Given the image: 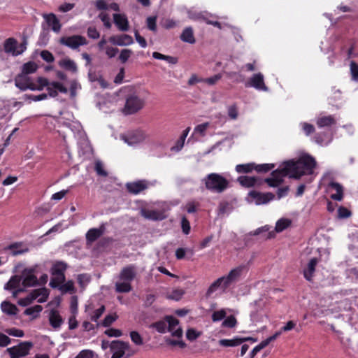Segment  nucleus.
Listing matches in <instances>:
<instances>
[{
	"instance_id": "1",
	"label": "nucleus",
	"mask_w": 358,
	"mask_h": 358,
	"mask_svg": "<svg viewBox=\"0 0 358 358\" xmlns=\"http://www.w3.org/2000/svg\"><path fill=\"white\" fill-rule=\"evenodd\" d=\"M316 166L315 159L308 155H303L297 160L291 159L285 162L282 166L271 172V177L264 181L269 187H277L283 182V177L299 179L303 176L311 175Z\"/></svg>"
},
{
	"instance_id": "2",
	"label": "nucleus",
	"mask_w": 358,
	"mask_h": 358,
	"mask_svg": "<svg viewBox=\"0 0 358 358\" xmlns=\"http://www.w3.org/2000/svg\"><path fill=\"white\" fill-rule=\"evenodd\" d=\"M241 273L242 267H237L231 270L228 275L217 278L208 288L206 292V297H210L219 289L225 292L232 284L238 280Z\"/></svg>"
},
{
	"instance_id": "3",
	"label": "nucleus",
	"mask_w": 358,
	"mask_h": 358,
	"mask_svg": "<svg viewBox=\"0 0 358 358\" xmlns=\"http://www.w3.org/2000/svg\"><path fill=\"white\" fill-rule=\"evenodd\" d=\"M206 188L211 192L221 193L229 186V181L222 176L212 173L203 179Z\"/></svg>"
},
{
	"instance_id": "4",
	"label": "nucleus",
	"mask_w": 358,
	"mask_h": 358,
	"mask_svg": "<svg viewBox=\"0 0 358 358\" xmlns=\"http://www.w3.org/2000/svg\"><path fill=\"white\" fill-rule=\"evenodd\" d=\"M67 268V264L63 261H57L52 264L50 268L52 277L49 283L52 288L55 289L60 284L65 282V272Z\"/></svg>"
},
{
	"instance_id": "5",
	"label": "nucleus",
	"mask_w": 358,
	"mask_h": 358,
	"mask_svg": "<svg viewBox=\"0 0 358 358\" xmlns=\"http://www.w3.org/2000/svg\"><path fill=\"white\" fill-rule=\"evenodd\" d=\"M144 106L143 99L136 95H131L126 99L123 112L126 115L134 114L141 110Z\"/></svg>"
},
{
	"instance_id": "6",
	"label": "nucleus",
	"mask_w": 358,
	"mask_h": 358,
	"mask_svg": "<svg viewBox=\"0 0 358 358\" xmlns=\"http://www.w3.org/2000/svg\"><path fill=\"white\" fill-rule=\"evenodd\" d=\"M59 43L66 45L71 49H77L81 45L88 43L87 39L80 35H73L71 36H63L59 39Z\"/></svg>"
},
{
	"instance_id": "7",
	"label": "nucleus",
	"mask_w": 358,
	"mask_h": 358,
	"mask_svg": "<svg viewBox=\"0 0 358 358\" xmlns=\"http://www.w3.org/2000/svg\"><path fill=\"white\" fill-rule=\"evenodd\" d=\"M33 347V343L29 341L21 342L18 345L13 346L7 349V352L10 355V358H19L20 357L27 356Z\"/></svg>"
},
{
	"instance_id": "8",
	"label": "nucleus",
	"mask_w": 358,
	"mask_h": 358,
	"mask_svg": "<svg viewBox=\"0 0 358 358\" xmlns=\"http://www.w3.org/2000/svg\"><path fill=\"white\" fill-rule=\"evenodd\" d=\"M34 268H25L22 271L23 280L22 284L24 287H34L38 285V280L34 275Z\"/></svg>"
},
{
	"instance_id": "9",
	"label": "nucleus",
	"mask_w": 358,
	"mask_h": 358,
	"mask_svg": "<svg viewBox=\"0 0 358 358\" xmlns=\"http://www.w3.org/2000/svg\"><path fill=\"white\" fill-rule=\"evenodd\" d=\"M110 348L115 350L111 358H122L125 353V350H129V344L121 341H113L110 344Z\"/></svg>"
},
{
	"instance_id": "10",
	"label": "nucleus",
	"mask_w": 358,
	"mask_h": 358,
	"mask_svg": "<svg viewBox=\"0 0 358 358\" xmlns=\"http://www.w3.org/2000/svg\"><path fill=\"white\" fill-rule=\"evenodd\" d=\"M15 86L20 90L25 91L34 87V81L28 76L23 73L17 75L15 78Z\"/></svg>"
},
{
	"instance_id": "11",
	"label": "nucleus",
	"mask_w": 358,
	"mask_h": 358,
	"mask_svg": "<svg viewBox=\"0 0 358 358\" xmlns=\"http://www.w3.org/2000/svg\"><path fill=\"white\" fill-rule=\"evenodd\" d=\"M357 45V41L355 38H349L342 45L341 48V52L346 53V59H350L358 56V53L355 51Z\"/></svg>"
},
{
	"instance_id": "12",
	"label": "nucleus",
	"mask_w": 358,
	"mask_h": 358,
	"mask_svg": "<svg viewBox=\"0 0 358 358\" xmlns=\"http://www.w3.org/2000/svg\"><path fill=\"white\" fill-rule=\"evenodd\" d=\"M249 196L255 200L257 205L266 204L275 198L271 192L262 193L255 190L250 192Z\"/></svg>"
},
{
	"instance_id": "13",
	"label": "nucleus",
	"mask_w": 358,
	"mask_h": 358,
	"mask_svg": "<svg viewBox=\"0 0 358 358\" xmlns=\"http://www.w3.org/2000/svg\"><path fill=\"white\" fill-rule=\"evenodd\" d=\"M245 87H252L258 90L263 91H267L268 90L264 81V76L261 73L254 74L250 80L245 83Z\"/></svg>"
},
{
	"instance_id": "14",
	"label": "nucleus",
	"mask_w": 358,
	"mask_h": 358,
	"mask_svg": "<svg viewBox=\"0 0 358 358\" xmlns=\"http://www.w3.org/2000/svg\"><path fill=\"white\" fill-rule=\"evenodd\" d=\"M108 41L112 44L119 46H126L134 43L133 38L128 34L112 36Z\"/></svg>"
},
{
	"instance_id": "15",
	"label": "nucleus",
	"mask_w": 358,
	"mask_h": 358,
	"mask_svg": "<svg viewBox=\"0 0 358 358\" xmlns=\"http://www.w3.org/2000/svg\"><path fill=\"white\" fill-rule=\"evenodd\" d=\"M141 214L145 219L153 221H160L166 218L164 212L157 210L143 208L141 210Z\"/></svg>"
},
{
	"instance_id": "16",
	"label": "nucleus",
	"mask_w": 358,
	"mask_h": 358,
	"mask_svg": "<svg viewBox=\"0 0 358 358\" xmlns=\"http://www.w3.org/2000/svg\"><path fill=\"white\" fill-rule=\"evenodd\" d=\"M136 275V267L134 265H129L124 267L119 275L120 280L131 282Z\"/></svg>"
},
{
	"instance_id": "17",
	"label": "nucleus",
	"mask_w": 358,
	"mask_h": 358,
	"mask_svg": "<svg viewBox=\"0 0 358 358\" xmlns=\"http://www.w3.org/2000/svg\"><path fill=\"white\" fill-rule=\"evenodd\" d=\"M126 188L128 192L138 194L148 188V184L145 180H138L127 183Z\"/></svg>"
},
{
	"instance_id": "18",
	"label": "nucleus",
	"mask_w": 358,
	"mask_h": 358,
	"mask_svg": "<svg viewBox=\"0 0 358 358\" xmlns=\"http://www.w3.org/2000/svg\"><path fill=\"white\" fill-rule=\"evenodd\" d=\"M113 17L114 23L120 31H127L129 30V24L126 15L115 13Z\"/></svg>"
},
{
	"instance_id": "19",
	"label": "nucleus",
	"mask_w": 358,
	"mask_h": 358,
	"mask_svg": "<svg viewBox=\"0 0 358 358\" xmlns=\"http://www.w3.org/2000/svg\"><path fill=\"white\" fill-rule=\"evenodd\" d=\"M9 250L13 256H17L29 252V248L22 242H15L10 244L6 248Z\"/></svg>"
},
{
	"instance_id": "20",
	"label": "nucleus",
	"mask_w": 358,
	"mask_h": 358,
	"mask_svg": "<svg viewBox=\"0 0 358 358\" xmlns=\"http://www.w3.org/2000/svg\"><path fill=\"white\" fill-rule=\"evenodd\" d=\"M105 225L102 224L99 228H92L86 234V240L89 243H93L101 237L105 231Z\"/></svg>"
},
{
	"instance_id": "21",
	"label": "nucleus",
	"mask_w": 358,
	"mask_h": 358,
	"mask_svg": "<svg viewBox=\"0 0 358 358\" xmlns=\"http://www.w3.org/2000/svg\"><path fill=\"white\" fill-rule=\"evenodd\" d=\"M43 18L49 27H50L53 31L58 33L61 30L62 24L54 13L44 14Z\"/></svg>"
},
{
	"instance_id": "22",
	"label": "nucleus",
	"mask_w": 358,
	"mask_h": 358,
	"mask_svg": "<svg viewBox=\"0 0 358 358\" xmlns=\"http://www.w3.org/2000/svg\"><path fill=\"white\" fill-rule=\"evenodd\" d=\"M4 51L13 56L21 55V52H17V41L14 38H7L3 43Z\"/></svg>"
},
{
	"instance_id": "23",
	"label": "nucleus",
	"mask_w": 358,
	"mask_h": 358,
	"mask_svg": "<svg viewBox=\"0 0 358 358\" xmlns=\"http://www.w3.org/2000/svg\"><path fill=\"white\" fill-rule=\"evenodd\" d=\"M49 322L50 326L55 329H59L61 327L64 320L57 310L52 309L50 310L49 314Z\"/></svg>"
},
{
	"instance_id": "24",
	"label": "nucleus",
	"mask_w": 358,
	"mask_h": 358,
	"mask_svg": "<svg viewBox=\"0 0 358 358\" xmlns=\"http://www.w3.org/2000/svg\"><path fill=\"white\" fill-rule=\"evenodd\" d=\"M145 138L143 131L136 130L129 134L125 138V141L129 145H134L142 142Z\"/></svg>"
},
{
	"instance_id": "25",
	"label": "nucleus",
	"mask_w": 358,
	"mask_h": 358,
	"mask_svg": "<svg viewBox=\"0 0 358 358\" xmlns=\"http://www.w3.org/2000/svg\"><path fill=\"white\" fill-rule=\"evenodd\" d=\"M329 188L336 192L335 194H331V199L338 201L343 199V187L341 184L336 182H331L329 184Z\"/></svg>"
},
{
	"instance_id": "26",
	"label": "nucleus",
	"mask_w": 358,
	"mask_h": 358,
	"mask_svg": "<svg viewBox=\"0 0 358 358\" xmlns=\"http://www.w3.org/2000/svg\"><path fill=\"white\" fill-rule=\"evenodd\" d=\"M317 263L318 260L317 258H312L309 261L307 267L303 270L304 278L308 281H312Z\"/></svg>"
},
{
	"instance_id": "27",
	"label": "nucleus",
	"mask_w": 358,
	"mask_h": 358,
	"mask_svg": "<svg viewBox=\"0 0 358 358\" xmlns=\"http://www.w3.org/2000/svg\"><path fill=\"white\" fill-rule=\"evenodd\" d=\"M260 179L257 177H250L245 176H241L238 178L237 181L239 184L245 187H252L255 186Z\"/></svg>"
},
{
	"instance_id": "28",
	"label": "nucleus",
	"mask_w": 358,
	"mask_h": 358,
	"mask_svg": "<svg viewBox=\"0 0 358 358\" xmlns=\"http://www.w3.org/2000/svg\"><path fill=\"white\" fill-rule=\"evenodd\" d=\"M316 124L318 127L323 128L335 125L336 120L333 115L322 116L317 118Z\"/></svg>"
},
{
	"instance_id": "29",
	"label": "nucleus",
	"mask_w": 358,
	"mask_h": 358,
	"mask_svg": "<svg viewBox=\"0 0 358 358\" xmlns=\"http://www.w3.org/2000/svg\"><path fill=\"white\" fill-rule=\"evenodd\" d=\"M30 294L31 295V298L34 299V300L36 299L39 296H41V298H40L38 300V302L43 303L45 301H46V300L48 297L49 291L45 287H43V288L34 289Z\"/></svg>"
},
{
	"instance_id": "30",
	"label": "nucleus",
	"mask_w": 358,
	"mask_h": 358,
	"mask_svg": "<svg viewBox=\"0 0 358 358\" xmlns=\"http://www.w3.org/2000/svg\"><path fill=\"white\" fill-rule=\"evenodd\" d=\"M59 65L60 67L66 71H71L72 73H76L78 71V67L76 62L69 58L61 59L59 62Z\"/></svg>"
},
{
	"instance_id": "31",
	"label": "nucleus",
	"mask_w": 358,
	"mask_h": 358,
	"mask_svg": "<svg viewBox=\"0 0 358 358\" xmlns=\"http://www.w3.org/2000/svg\"><path fill=\"white\" fill-rule=\"evenodd\" d=\"M255 169V162L238 164L235 167L236 171L239 174L252 173Z\"/></svg>"
},
{
	"instance_id": "32",
	"label": "nucleus",
	"mask_w": 358,
	"mask_h": 358,
	"mask_svg": "<svg viewBox=\"0 0 358 358\" xmlns=\"http://www.w3.org/2000/svg\"><path fill=\"white\" fill-rule=\"evenodd\" d=\"M180 39L186 43L194 44L195 43V38L192 27H186L180 35Z\"/></svg>"
},
{
	"instance_id": "33",
	"label": "nucleus",
	"mask_w": 358,
	"mask_h": 358,
	"mask_svg": "<svg viewBox=\"0 0 358 358\" xmlns=\"http://www.w3.org/2000/svg\"><path fill=\"white\" fill-rule=\"evenodd\" d=\"M22 277L18 275H13L8 282L5 285L4 289L6 290H13L19 287Z\"/></svg>"
},
{
	"instance_id": "34",
	"label": "nucleus",
	"mask_w": 358,
	"mask_h": 358,
	"mask_svg": "<svg viewBox=\"0 0 358 358\" xmlns=\"http://www.w3.org/2000/svg\"><path fill=\"white\" fill-rule=\"evenodd\" d=\"M1 310L3 313L9 315H15L17 313V308L15 305L8 302L3 301L1 303Z\"/></svg>"
},
{
	"instance_id": "35",
	"label": "nucleus",
	"mask_w": 358,
	"mask_h": 358,
	"mask_svg": "<svg viewBox=\"0 0 358 358\" xmlns=\"http://www.w3.org/2000/svg\"><path fill=\"white\" fill-rule=\"evenodd\" d=\"M132 289L131 282L127 281L117 282L115 291L118 293H128Z\"/></svg>"
},
{
	"instance_id": "36",
	"label": "nucleus",
	"mask_w": 358,
	"mask_h": 358,
	"mask_svg": "<svg viewBox=\"0 0 358 358\" xmlns=\"http://www.w3.org/2000/svg\"><path fill=\"white\" fill-rule=\"evenodd\" d=\"M61 291L62 293H74L76 292V289L74 287V282L73 280H68L66 282H64L60 284L59 286L57 287Z\"/></svg>"
},
{
	"instance_id": "37",
	"label": "nucleus",
	"mask_w": 358,
	"mask_h": 358,
	"mask_svg": "<svg viewBox=\"0 0 358 358\" xmlns=\"http://www.w3.org/2000/svg\"><path fill=\"white\" fill-rule=\"evenodd\" d=\"M219 344L223 347H235L241 344V338L234 337L232 339H221L219 341Z\"/></svg>"
},
{
	"instance_id": "38",
	"label": "nucleus",
	"mask_w": 358,
	"mask_h": 358,
	"mask_svg": "<svg viewBox=\"0 0 358 358\" xmlns=\"http://www.w3.org/2000/svg\"><path fill=\"white\" fill-rule=\"evenodd\" d=\"M38 69L36 64L34 62H28L22 66V73L25 75L34 73Z\"/></svg>"
},
{
	"instance_id": "39",
	"label": "nucleus",
	"mask_w": 358,
	"mask_h": 358,
	"mask_svg": "<svg viewBox=\"0 0 358 358\" xmlns=\"http://www.w3.org/2000/svg\"><path fill=\"white\" fill-rule=\"evenodd\" d=\"M37 83L38 85H36L34 83V87H31V90H43L45 87H48L50 83H49L48 80L43 77H38L37 78Z\"/></svg>"
},
{
	"instance_id": "40",
	"label": "nucleus",
	"mask_w": 358,
	"mask_h": 358,
	"mask_svg": "<svg viewBox=\"0 0 358 358\" xmlns=\"http://www.w3.org/2000/svg\"><path fill=\"white\" fill-rule=\"evenodd\" d=\"M255 171L257 173H267L275 167L274 164H257L255 163Z\"/></svg>"
},
{
	"instance_id": "41",
	"label": "nucleus",
	"mask_w": 358,
	"mask_h": 358,
	"mask_svg": "<svg viewBox=\"0 0 358 358\" xmlns=\"http://www.w3.org/2000/svg\"><path fill=\"white\" fill-rule=\"evenodd\" d=\"M94 171L99 176L106 177L108 176L107 171L104 169L103 164L100 160H96L94 163Z\"/></svg>"
},
{
	"instance_id": "42",
	"label": "nucleus",
	"mask_w": 358,
	"mask_h": 358,
	"mask_svg": "<svg viewBox=\"0 0 358 358\" xmlns=\"http://www.w3.org/2000/svg\"><path fill=\"white\" fill-rule=\"evenodd\" d=\"M166 324L168 323V331H173L176 326L179 324V320L173 316L169 315L165 317Z\"/></svg>"
},
{
	"instance_id": "43",
	"label": "nucleus",
	"mask_w": 358,
	"mask_h": 358,
	"mask_svg": "<svg viewBox=\"0 0 358 358\" xmlns=\"http://www.w3.org/2000/svg\"><path fill=\"white\" fill-rule=\"evenodd\" d=\"M281 335V331H276L273 336H269L264 341L257 345L261 350L266 348L270 343L274 341L278 336Z\"/></svg>"
},
{
	"instance_id": "44",
	"label": "nucleus",
	"mask_w": 358,
	"mask_h": 358,
	"mask_svg": "<svg viewBox=\"0 0 358 358\" xmlns=\"http://www.w3.org/2000/svg\"><path fill=\"white\" fill-rule=\"evenodd\" d=\"M290 223H291L290 220H289L287 219L279 220L276 222V225H275L276 231H278V232L282 231L283 230H285L289 226Z\"/></svg>"
},
{
	"instance_id": "45",
	"label": "nucleus",
	"mask_w": 358,
	"mask_h": 358,
	"mask_svg": "<svg viewBox=\"0 0 358 358\" xmlns=\"http://www.w3.org/2000/svg\"><path fill=\"white\" fill-rule=\"evenodd\" d=\"M153 328H155L156 330L159 333H165L166 330H168L167 324L166 320H159L152 324Z\"/></svg>"
},
{
	"instance_id": "46",
	"label": "nucleus",
	"mask_w": 358,
	"mask_h": 358,
	"mask_svg": "<svg viewBox=\"0 0 358 358\" xmlns=\"http://www.w3.org/2000/svg\"><path fill=\"white\" fill-rule=\"evenodd\" d=\"M43 310V307L41 305H35L32 307L27 308L24 313L26 315H33L34 317H36L37 315H34V314H38Z\"/></svg>"
},
{
	"instance_id": "47",
	"label": "nucleus",
	"mask_w": 358,
	"mask_h": 358,
	"mask_svg": "<svg viewBox=\"0 0 358 358\" xmlns=\"http://www.w3.org/2000/svg\"><path fill=\"white\" fill-rule=\"evenodd\" d=\"M228 116L231 120H236L238 116V110L236 103L229 106L227 108Z\"/></svg>"
},
{
	"instance_id": "48",
	"label": "nucleus",
	"mask_w": 358,
	"mask_h": 358,
	"mask_svg": "<svg viewBox=\"0 0 358 358\" xmlns=\"http://www.w3.org/2000/svg\"><path fill=\"white\" fill-rule=\"evenodd\" d=\"M237 324V320L234 315H230L227 317L222 324V326L224 327L233 328Z\"/></svg>"
},
{
	"instance_id": "49",
	"label": "nucleus",
	"mask_w": 358,
	"mask_h": 358,
	"mask_svg": "<svg viewBox=\"0 0 358 358\" xmlns=\"http://www.w3.org/2000/svg\"><path fill=\"white\" fill-rule=\"evenodd\" d=\"M117 315L115 313L113 315L110 314L105 317L104 320L101 322V325L104 327H110L116 320Z\"/></svg>"
},
{
	"instance_id": "50",
	"label": "nucleus",
	"mask_w": 358,
	"mask_h": 358,
	"mask_svg": "<svg viewBox=\"0 0 358 358\" xmlns=\"http://www.w3.org/2000/svg\"><path fill=\"white\" fill-rule=\"evenodd\" d=\"M146 24L150 31H157V16H150L146 19Z\"/></svg>"
},
{
	"instance_id": "51",
	"label": "nucleus",
	"mask_w": 358,
	"mask_h": 358,
	"mask_svg": "<svg viewBox=\"0 0 358 358\" xmlns=\"http://www.w3.org/2000/svg\"><path fill=\"white\" fill-rule=\"evenodd\" d=\"M130 337L133 343L137 345H141L143 343V338L140 334L136 331L130 332Z\"/></svg>"
},
{
	"instance_id": "52",
	"label": "nucleus",
	"mask_w": 358,
	"mask_h": 358,
	"mask_svg": "<svg viewBox=\"0 0 358 358\" xmlns=\"http://www.w3.org/2000/svg\"><path fill=\"white\" fill-rule=\"evenodd\" d=\"M350 66L352 79L358 81V64L355 61H351Z\"/></svg>"
},
{
	"instance_id": "53",
	"label": "nucleus",
	"mask_w": 358,
	"mask_h": 358,
	"mask_svg": "<svg viewBox=\"0 0 358 358\" xmlns=\"http://www.w3.org/2000/svg\"><path fill=\"white\" fill-rule=\"evenodd\" d=\"M132 54V51L130 49H123L122 50L120 55L119 59L122 64H124L127 62L129 58L131 57Z\"/></svg>"
},
{
	"instance_id": "54",
	"label": "nucleus",
	"mask_w": 358,
	"mask_h": 358,
	"mask_svg": "<svg viewBox=\"0 0 358 358\" xmlns=\"http://www.w3.org/2000/svg\"><path fill=\"white\" fill-rule=\"evenodd\" d=\"M351 215V211L345 207L340 206L338 209V216L341 219L348 218Z\"/></svg>"
},
{
	"instance_id": "55",
	"label": "nucleus",
	"mask_w": 358,
	"mask_h": 358,
	"mask_svg": "<svg viewBox=\"0 0 358 358\" xmlns=\"http://www.w3.org/2000/svg\"><path fill=\"white\" fill-rule=\"evenodd\" d=\"M99 17L103 22L106 28H107V29L111 28L112 24L110 22V19L108 14H107L106 13H101L99 15Z\"/></svg>"
},
{
	"instance_id": "56",
	"label": "nucleus",
	"mask_w": 358,
	"mask_h": 358,
	"mask_svg": "<svg viewBox=\"0 0 358 358\" xmlns=\"http://www.w3.org/2000/svg\"><path fill=\"white\" fill-rule=\"evenodd\" d=\"M226 311L224 309L215 311L212 315L213 322L220 321L226 317Z\"/></svg>"
},
{
	"instance_id": "57",
	"label": "nucleus",
	"mask_w": 358,
	"mask_h": 358,
	"mask_svg": "<svg viewBox=\"0 0 358 358\" xmlns=\"http://www.w3.org/2000/svg\"><path fill=\"white\" fill-rule=\"evenodd\" d=\"M105 311V306H101L98 309L95 310L91 315V320L93 322H97Z\"/></svg>"
},
{
	"instance_id": "58",
	"label": "nucleus",
	"mask_w": 358,
	"mask_h": 358,
	"mask_svg": "<svg viewBox=\"0 0 358 358\" xmlns=\"http://www.w3.org/2000/svg\"><path fill=\"white\" fill-rule=\"evenodd\" d=\"M200 336L201 332H199L194 329H189L186 333L187 338L191 341L196 340Z\"/></svg>"
},
{
	"instance_id": "59",
	"label": "nucleus",
	"mask_w": 358,
	"mask_h": 358,
	"mask_svg": "<svg viewBox=\"0 0 358 358\" xmlns=\"http://www.w3.org/2000/svg\"><path fill=\"white\" fill-rule=\"evenodd\" d=\"M222 74L217 73L214 75L212 77L203 78V83L209 85H215L217 81H219L222 78Z\"/></svg>"
},
{
	"instance_id": "60",
	"label": "nucleus",
	"mask_w": 358,
	"mask_h": 358,
	"mask_svg": "<svg viewBox=\"0 0 358 358\" xmlns=\"http://www.w3.org/2000/svg\"><path fill=\"white\" fill-rule=\"evenodd\" d=\"M104 334L109 337H120L122 335L121 330L114 328L106 329Z\"/></svg>"
},
{
	"instance_id": "61",
	"label": "nucleus",
	"mask_w": 358,
	"mask_h": 358,
	"mask_svg": "<svg viewBox=\"0 0 358 358\" xmlns=\"http://www.w3.org/2000/svg\"><path fill=\"white\" fill-rule=\"evenodd\" d=\"M41 57L44 61H45L48 63H51V62H54V60H55V57H54L53 55L48 50L41 51Z\"/></svg>"
},
{
	"instance_id": "62",
	"label": "nucleus",
	"mask_w": 358,
	"mask_h": 358,
	"mask_svg": "<svg viewBox=\"0 0 358 358\" xmlns=\"http://www.w3.org/2000/svg\"><path fill=\"white\" fill-rule=\"evenodd\" d=\"M87 33L88 37L90 38H92V39H97L100 36L99 32L97 31V29L94 27H89L87 28Z\"/></svg>"
},
{
	"instance_id": "63",
	"label": "nucleus",
	"mask_w": 358,
	"mask_h": 358,
	"mask_svg": "<svg viewBox=\"0 0 358 358\" xmlns=\"http://www.w3.org/2000/svg\"><path fill=\"white\" fill-rule=\"evenodd\" d=\"M51 85L57 91V92H59L64 94H66L68 92L67 88L59 82L53 81L51 83Z\"/></svg>"
},
{
	"instance_id": "64",
	"label": "nucleus",
	"mask_w": 358,
	"mask_h": 358,
	"mask_svg": "<svg viewBox=\"0 0 358 358\" xmlns=\"http://www.w3.org/2000/svg\"><path fill=\"white\" fill-rule=\"evenodd\" d=\"M94 352L90 350H83L75 358H93Z\"/></svg>"
}]
</instances>
